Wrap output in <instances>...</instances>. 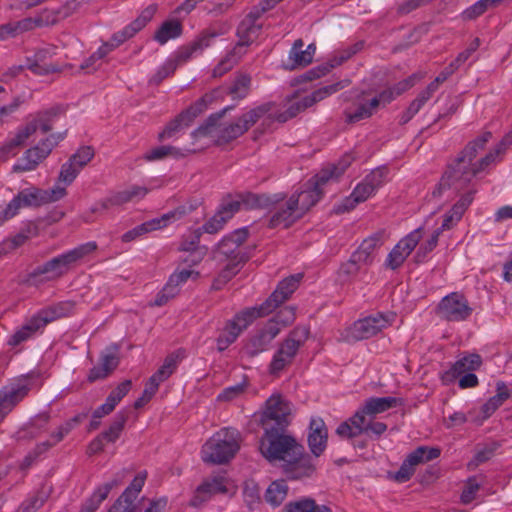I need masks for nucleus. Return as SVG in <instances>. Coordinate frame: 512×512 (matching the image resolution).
<instances>
[{"instance_id":"f257e3e1","label":"nucleus","mask_w":512,"mask_h":512,"mask_svg":"<svg viewBox=\"0 0 512 512\" xmlns=\"http://www.w3.org/2000/svg\"><path fill=\"white\" fill-rule=\"evenodd\" d=\"M491 132H484L480 137L468 143L461 154L448 166L439 184L440 189L454 188L463 190L474 178L473 160L491 139Z\"/></svg>"},{"instance_id":"f03ea898","label":"nucleus","mask_w":512,"mask_h":512,"mask_svg":"<svg viewBox=\"0 0 512 512\" xmlns=\"http://www.w3.org/2000/svg\"><path fill=\"white\" fill-rule=\"evenodd\" d=\"M414 76L398 83L395 88L383 90L377 95L370 96L368 92L362 91L356 95L355 109L345 110L347 123H356L370 118L382 105L389 104L396 96L400 95L414 85Z\"/></svg>"},{"instance_id":"7ed1b4c3","label":"nucleus","mask_w":512,"mask_h":512,"mask_svg":"<svg viewBox=\"0 0 512 512\" xmlns=\"http://www.w3.org/2000/svg\"><path fill=\"white\" fill-rule=\"evenodd\" d=\"M73 308L72 302L63 301L40 309L8 338V345L15 347L28 340L35 333L43 330L47 324L70 315Z\"/></svg>"},{"instance_id":"20e7f679","label":"nucleus","mask_w":512,"mask_h":512,"mask_svg":"<svg viewBox=\"0 0 512 512\" xmlns=\"http://www.w3.org/2000/svg\"><path fill=\"white\" fill-rule=\"evenodd\" d=\"M262 456L269 462H291L302 452V446L296 440L279 429L265 428L259 442Z\"/></svg>"},{"instance_id":"39448f33","label":"nucleus","mask_w":512,"mask_h":512,"mask_svg":"<svg viewBox=\"0 0 512 512\" xmlns=\"http://www.w3.org/2000/svg\"><path fill=\"white\" fill-rule=\"evenodd\" d=\"M239 448L238 431L232 428H223L205 442L201 450V457L206 463L223 464L230 461Z\"/></svg>"},{"instance_id":"423d86ee","label":"nucleus","mask_w":512,"mask_h":512,"mask_svg":"<svg viewBox=\"0 0 512 512\" xmlns=\"http://www.w3.org/2000/svg\"><path fill=\"white\" fill-rule=\"evenodd\" d=\"M228 109L225 108L219 113L210 115L203 125L192 132V136L194 138L208 136L218 144H225L243 135L246 131L239 118L232 122H220L223 114Z\"/></svg>"},{"instance_id":"0eeeda50","label":"nucleus","mask_w":512,"mask_h":512,"mask_svg":"<svg viewBox=\"0 0 512 512\" xmlns=\"http://www.w3.org/2000/svg\"><path fill=\"white\" fill-rule=\"evenodd\" d=\"M97 249L94 241L87 242L69 250L57 257L52 258L45 264L37 268L36 276L45 275L46 278H58L67 273L71 268L76 266L87 255Z\"/></svg>"},{"instance_id":"6e6552de","label":"nucleus","mask_w":512,"mask_h":512,"mask_svg":"<svg viewBox=\"0 0 512 512\" xmlns=\"http://www.w3.org/2000/svg\"><path fill=\"white\" fill-rule=\"evenodd\" d=\"M396 319L393 312L376 313L355 321L342 334V338L347 342L359 341L371 338L379 332L390 327Z\"/></svg>"},{"instance_id":"1a4fd4ad","label":"nucleus","mask_w":512,"mask_h":512,"mask_svg":"<svg viewBox=\"0 0 512 512\" xmlns=\"http://www.w3.org/2000/svg\"><path fill=\"white\" fill-rule=\"evenodd\" d=\"M66 132L54 133L41 140L37 145L27 149L12 166L13 173H24L35 170L65 138Z\"/></svg>"},{"instance_id":"9d476101","label":"nucleus","mask_w":512,"mask_h":512,"mask_svg":"<svg viewBox=\"0 0 512 512\" xmlns=\"http://www.w3.org/2000/svg\"><path fill=\"white\" fill-rule=\"evenodd\" d=\"M292 290H273L270 297L259 307L246 308L229 320L242 333L255 319L271 313L279 304L288 299Z\"/></svg>"},{"instance_id":"9b49d317","label":"nucleus","mask_w":512,"mask_h":512,"mask_svg":"<svg viewBox=\"0 0 512 512\" xmlns=\"http://www.w3.org/2000/svg\"><path fill=\"white\" fill-rule=\"evenodd\" d=\"M384 243V232L378 231L362 241L358 249L352 254L350 260L341 266L340 276L355 274L360 265L371 264L376 256L377 250Z\"/></svg>"},{"instance_id":"f8f14e48","label":"nucleus","mask_w":512,"mask_h":512,"mask_svg":"<svg viewBox=\"0 0 512 512\" xmlns=\"http://www.w3.org/2000/svg\"><path fill=\"white\" fill-rule=\"evenodd\" d=\"M328 172H320L306 183H304L299 191L290 196V205H295L302 216L314 206L322 196V186L330 180Z\"/></svg>"},{"instance_id":"ddd939ff","label":"nucleus","mask_w":512,"mask_h":512,"mask_svg":"<svg viewBox=\"0 0 512 512\" xmlns=\"http://www.w3.org/2000/svg\"><path fill=\"white\" fill-rule=\"evenodd\" d=\"M194 210L192 205L186 206L181 205L172 211L163 214L159 218L152 219L144 222L133 229L124 233L121 237L123 242H131L139 238L140 236L147 234L151 231H155L168 226L169 224L181 220Z\"/></svg>"},{"instance_id":"4468645a","label":"nucleus","mask_w":512,"mask_h":512,"mask_svg":"<svg viewBox=\"0 0 512 512\" xmlns=\"http://www.w3.org/2000/svg\"><path fill=\"white\" fill-rule=\"evenodd\" d=\"M293 415V405L280 393H273L266 401L260 412V422L263 426L273 421L277 426H287Z\"/></svg>"},{"instance_id":"2eb2a0df","label":"nucleus","mask_w":512,"mask_h":512,"mask_svg":"<svg viewBox=\"0 0 512 512\" xmlns=\"http://www.w3.org/2000/svg\"><path fill=\"white\" fill-rule=\"evenodd\" d=\"M308 333L307 328H296L282 343L270 363V372L272 374H278L292 362L299 347L308 337Z\"/></svg>"},{"instance_id":"dca6fc26","label":"nucleus","mask_w":512,"mask_h":512,"mask_svg":"<svg viewBox=\"0 0 512 512\" xmlns=\"http://www.w3.org/2000/svg\"><path fill=\"white\" fill-rule=\"evenodd\" d=\"M387 169L385 167L377 168L371 171L365 178L357 184L350 196L345 200V209H353L355 205L365 202L385 183Z\"/></svg>"},{"instance_id":"f3484780","label":"nucleus","mask_w":512,"mask_h":512,"mask_svg":"<svg viewBox=\"0 0 512 512\" xmlns=\"http://www.w3.org/2000/svg\"><path fill=\"white\" fill-rule=\"evenodd\" d=\"M440 449L436 447L420 446L409 453L399 470L395 473V480L403 483L414 474L417 465L424 464L440 456Z\"/></svg>"},{"instance_id":"a211bd4d","label":"nucleus","mask_w":512,"mask_h":512,"mask_svg":"<svg viewBox=\"0 0 512 512\" xmlns=\"http://www.w3.org/2000/svg\"><path fill=\"white\" fill-rule=\"evenodd\" d=\"M248 237L246 228L237 229L231 234L223 237L217 247V257L227 259L229 262L244 263L247 259L242 252L241 245Z\"/></svg>"},{"instance_id":"6ab92c4d","label":"nucleus","mask_w":512,"mask_h":512,"mask_svg":"<svg viewBox=\"0 0 512 512\" xmlns=\"http://www.w3.org/2000/svg\"><path fill=\"white\" fill-rule=\"evenodd\" d=\"M32 386V374H28L3 388L0 391V411L6 416L27 395Z\"/></svg>"},{"instance_id":"aec40b11","label":"nucleus","mask_w":512,"mask_h":512,"mask_svg":"<svg viewBox=\"0 0 512 512\" xmlns=\"http://www.w3.org/2000/svg\"><path fill=\"white\" fill-rule=\"evenodd\" d=\"M422 228H417L402 238L386 258V266L392 270L399 268L422 239Z\"/></svg>"},{"instance_id":"412c9836","label":"nucleus","mask_w":512,"mask_h":512,"mask_svg":"<svg viewBox=\"0 0 512 512\" xmlns=\"http://www.w3.org/2000/svg\"><path fill=\"white\" fill-rule=\"evenodd\" d=\"M439 310L444 317L453 321L464 320L471 313L466 299L458 291H453L445 296L439 305Z\"/></svg>"},{"instance_id":"4be33fe9","label":"nucleus","mask_w":512,"mask_h":512,"mask_svg":"<svg viewBox=\"0 0 512 512\" xmlns=\"http://www.w3.org/2000/svg\"><path fill=\"white\" fill-rule=\"evenodd\" d=\"M231 483L224 476H215L203 481L195 491L191 500L193 506H199L217 494H224L230 491Z\"/></svg>"},{"instance_id":"5701e85b","label":"nucleus","mask_w":512,"mask_h":512,"mask_svg":"<svg viewBox=\"0 0 512 512\" xmlns=\"http://www.w3.org/2000/svg\"><path fill=\"white\" fill-rule=\"evenodd\" d=\"M482 365V358L478 354H468L459 358L448 370L441 373L444 385H450L463 374L477 371Z\"/></svg>"},{"instance_id":"b1692460","label":"nucleus","mask_w":512,"mask_h":512,"mask_svg":"<svg viewBox=\"0 0 512 512\" xmlns=\"http://www.w3.org/2000/svg\"><path fill=\"white\" fill-rule=\"evenodd\" d=\"M224 32H216L212 30L203 31L194 41H192L188 46L183 47L177 54L175 58V62L177 65L184 64L188 60H190L195 55L201 54L204 49L211 46L213 40L223 34Z\"/></svg>"},{"instance_id":"393cba45","label":"nucleus","mask_w":512,"mask_h":512,"mask_svg":"<svg viewBox=\"0 0 512 512\" xmlns=\"http://www.w3.org/2000/svg\"><path fill=\"white\" fill-rule=\"evenodd\" d=\"M261 15L257 10L252 9L249 14L240 22L237 28L239 41L237 44L246 49L259 36L262 24L259 23Z\"/></svg>"},{"instance_id":"a878e982","label":"nucleus","mask_w":512,"mask_h":512,"mask_svg":"<svg viewBox=\"0 0 512 512\" xmlns=\"http://www.w3.org/2000/svg\"><path fill=\"white\" fill-rule=\"evenodd\" d=\"M33 130L34 127L32 126H20L12 137L6 139L0 146V163L15 157L31 137Z\"/></svg>"},{"instance_id":"bb28decb","label":"nucleus","mask_w":512,"mask_h":512,"mask_svg":"<svg viewBox=\"0 0 512 512\" xmlns=\"http://www.w3.org/2000/svg\"><path fill=\"white\" fill-rule=\"evenodd\" d=\"M328 431L325 422L320 417H313L310 420L308 445L312 454L320 456L326 449Z\"/></svg>"},{"instance_id":"cd10ccee","label":"nucleus","mask_w":512,"mask_h":512,"mask_svg":"<svg viewBox=\"0 0 512 512\" xmlns=\"http://www.w3.org/2000/svg\"><path fill=\"white\" fill-rule=\"evenodd\" d=\"M475 193L476 189H470L463 194L453 207L444 215L441 227L435 231H440L441 234L443 231L451 229L456 223H458L472 203Z\"/></svg>"},{"instance_id":"c85d7f7f","label":"nucleus","mask_w":512,"mask_h":512,"mask_svg":"<svg viewBox=\"0 0 512 512\" xmlns=\"http://www.w3.org/2000/svg\"><path fill=\"white\" fill-rule=\"evenodd\" d=\"M363 433H367V417L357 410L353 416L342 422L336 429V434L341 438L352 439Z\"/></svg>"},{"instance_id":"c756f323","label":"nucleus","mask_w":512,"mask_h":512,"mask_svg":"<svg viewBox=\"0 0 512 512\" xmlns=\"http://www.w3.org/2000/svg\"><path fill=\"white\" fill-rule=\"evenodd\" d=\"M400 404L401 400L396 397H371L364 402L360 409L367 418H373Z\"/></svg>"},{"instance_id":"7c9ffc66","label":"nucleus","mask_w":512,"mask_h":512,"mask_svg":"<svg viewBox=\"0 0 512 512\" xmlns=\"http://www.w3.org/2000/svg\"><path fill=\"white\" fill-rule=\"evenodd\" d=\"M60 113L58 107H52L46 110L38 111L33 115H30V120L24 126H32L34 130L31 132V136L38 130L41 129L43 133L49 132L57 116Z\"/></svg>"},{"instance_id":"2f4dec72","label":"nucleus","mask_w":512,"mask_h":512,"mask_svg":"<svg viewBox=\"0 0 512 512\" xmlns=\"http://www.w3.org/2000/svg\"><path fill=\"white\" fill-rule=\"evenodd\" d=\"M195 117L196 113L192 110V108L181 112L178 116H176L172 121H170L165 126L161 133H159V140L163 141L165 139L173 137L182 129L190 126Z\"/></svg>"},{"instance_id":"473e14b6","label":"nucleus","mask_w":512,"mask_h":512,"mask_svg":"<svg viewBox=\"0 0 512 512\" xmlns=\"http://www.w3.org/2000/svg\"><path fill=\"white\" fill-rule=\"evenodd\" d=\"M302 214L295 207L290 205V199L286 202L285 206L280 207L271 217L270 226L272 228L283 226L285 228L292 225L295 221L300 219Z\"/></svg>"},{"instance_id":"72a5a7b5","label":"nucleus","mask_w":512,"mask_h":512,"mask_svg":"<svg viewBox=\"0 0 512 512\" xmlns=\"http://www.w3.org/2000/svg\"><path fill=\"white\" fill-rule=\"evenodd\" d=\"M246 53V49L241 45L236 44L234 48L229 51L213 68L212 77L219 78L229 72Z\"/></svg>"},{"instance_id":"f704fd0d","label":"nucleus","mask_w":512,"mask_h":512,"mask_svg":"<svg viewBox=\"0 0 512 512\" xmlns=\"http://www.w3.org/2000/svg\"><path fill=\"white\" fill-rule=\"evenodd\" d=\"M246 53V49L241 45L236 44L234 48L229 51L213 68L212 77L219 78L229 72Z\"/></svg>"},{"instance_id":"c9c22d12","label":"nucleus","mask_w":512,"mask_h":512,"mask_svg":"<svg viewBox=\"0 0 512 512\" xmlns=\"http://www.w3.org/2000/svg\"><path fill=\"white\" fill-rule=\"evenodd\" d=\"M121 479H112L103 485L97 487L90 499L84 504L80 512H95L100 504L107 498L110 491L118 486Z\"/></svg>"},{"instance_id":"e433bc0d","label":"nucleus","mask_w":512,"mask_h":512,"mask_svg":"<svg viewBox=\"0 0 512 512\" xmlns=\"http://www.w3.org/2000/svg\"><path fill=\"white\" fill-rule=\"evenodd\" d=\"M284 512H332L325 505L317 504L316 501L309 497H302L294 501L288 502L284 507Z\"/></svg>"},{"instance_id":"4c0bfd02","label":"nucleus","mask_w":512,"mask_h":512,"mask_svg":"<svg viewBox=\"0 0 512 512\" xmlns=\"http://www.w3.org/2000/svg\"><path fill=\"white\" fill-rule=\"evenodd\" d=\"M303 46L302 39H297L293 43L289 52V64L286 66L289 70L306 67L312 62L309 52L303 50Z\"/></svg>"},{"instance_id":"58836bf2","label":"nucleus","mask_w":512,"mask_h":512,"mask_svg":"<svg viewBox=\"0 0 512 512\" xmlns=\"http://www.w3.org/2000/svg\"><path fill=\"white\" fill-rule=\"evenodd\" d=\"M186 357L184 349H178L170 353L165 359L162 366L154 373L160 380L165 381L175 371L178 364Z\"/></svg>"},{"instance_id":"ea45409f","label":"nucleus","mask_w":512,"mask_h":512,"mask_svg":"<svg viewBox=\"0 0 512 512\" xmlns=\"http://www.w3.org/2000/svg\"><path fill=\"white\" fill-rule=\"evenodd\" d=\"M182 34V25L178 20H167L162 23L154 34V40L164 45L171 39H175Z\"/></svg>"},{"instance_id":"a19ab883","label":"nucleus","mask_w":512,"mask_h":512,"mask_svg":"<svg viewBox=\"0 0 512 512\" xmlns=\"http://www.w3.org/2000/svg\"><path fill=\"white\" fill-rule=\"evenodd\" d=\"M301 455L302 453L291 462H287L291 466L287 471L294 479L311 476L315 471V466L310 458Z\"/></svg>"},{"instance_id":"79ce46f5","label":"nucleus","mask_w":512,"mask_h":512,"mask_svg":"<svg viewBox=\"0 0 512 512\" xmlns=\"http://www.w3.org/2000/svg\"><path fill=\"white\" fill-rule=\"evenodd\" d=\"M288 494V486L283 480L272 482L265 493L266 502L272 507H277L283 503Z\"/></svg>"},{"instance_id":"37998d69","label":"nucleus","mask_w":512,"mask_h":512,"mask_svg":"<svg viewBox=\"0 0 512 512\" xmlns=\"http://www.w3.org/2000/svg\"><path fill=\"white\" fill-rule=\"evenodd\" d=\"M350 84L349 80H341L333 84L324 86L313 91L311 94L306 95V105L313 106L315 103L327 98L328 96L344 89Z\"/></svg>"},{"instance_id":"c03bdc74","label":"nucleus","mask_w":512,"mask_h":512,"mask_svg":"<svg viewBox=\"0 0 512 512\" xmlns=\"http://www.w3.org/2000/svg\"><path fill=\"white\" fill-rule=\"evenodd\" d=\"M131 201H133V200L130 195L129 189L127 188L125 190L115 192L108 198L103 199L99 203L95 204L91 208V212L96 213L101 210H107L112 206H120V205H123V204L131 202Z\"/></svg>"},{"instance_id":"a18cd8bd","label":"nucleus","mask_w":512,"mask_h":512,"mask_svg":"<svg viewBox=\"0 0 512 512\" xmlns=\"http://www.w3.org/2000/svg\"><path fill=\"white\" fill-rule=\"evenodd\" d=\"M131 201H133V200L130 195L129 189L127 188L125 190L115 192L108 198L103 199L99 203L95 204L91 208V212L96 213L101 210H107L112 206H120V205H123V204L131 202Z\"/></svg>"},{"instance_id":"49530a36","label":"nucleus","mask_w":512,"mask_h":512,"mask_svg":"<svg viewBox=\"0 0 512 512\" xmlns=\"http://www.w3.org/2000/svg\"><path fill=\"white\" fill-rule=\"evenodd\" d=\"M272 109L271 103H264L242 114L239 118L245 131L255 125L261 118L267 115Z\"/></svg>"},{"instance_id":"de8ad7c7","label":"nucleus","mask_w":512,"mask_h":512,"mask_svg":"<svg viewBox=\"0 0 512 512\" xmlns=\"http://www.w3.org/2000/svg\"><path fill=\"white\" fill-rule=\"evenodd\" d=\"M251 77L248 74H239L228 88V94L234 100L244 99L250 91Z\"/></svg>"},{"instance_id":"09e8293b","label":"nucleus","mask_w":512,"mask_h":512,"mask_svg":"<svg viewBox=\"0 0 512 512\" xmlns=\"http://www.w3.org/2000/svg\"><path fill=\"white\" fill-rule=\"evenodd\" d=\"M49 53V49L38 50L34 55L33 61L28 59L27 68L38 75H44L58 71V68L53 65H41L39 63L45 61Z\"/></svg>"},{"instance_id":"8fccbe9b","label":"nucleus","mask_w":512,"mask_h":512,"mask_svg":"<svg viewBox=\"0 0 512 512\" xmlns=\"http://www.w3.org/2000/svg\"><path fill=\"white\" fill-rule=\"evenodd\" d=\"M70 13L71 12L69 10V5H67L66 7H62L59 10L45 9L37 17H35V21H36L37 27L54 25L61 18L68 17L70 15Z\"/></svg>"},{"instance_id":"3c124183","label":"nucleus","mask_w":512,"mask_h":512,"mask_svg":"<svg viewBox=\"0 0 512 512\" xmlns=\"http://www.w3.org/2000/svg\"><path fill=\"white\" fill-rule=\"evenodd\" d=\"M255 200L256 196L254 194L248 193L246 195H239L236 198L225 199L221 206L226 208L229 212H231V215L234 216V214L237 213L241 207L252 208Z\"/></svg>"},{"instance_id":"603ef678","label":"nucleus","mask_w":512,"mask_h":512,"mask_svg":"<svg viewBox=\"0 0 512 512\" xmlns=\"http://www.w3.org/2000/svg\"><path fill=\"white\" fill-rule=\"evenodd\" d=\"M240 334L239 329L228 321L217 338V349L221 352L226 350L237 340Z\"/></svg>"},{"instance_id":"864d4df0","label":"nucleus","mask_w":512,"mask_h":512,"mask_svg":"<svg viewBox=\"0 0 512 512\" xmlns=\"http://www.w3.org/2000/svg\"><path fill=\"white\" fill-rule=\"evenodd\" d=\"M199 273L190 268L177 269L170 275L166 288H175L188 283V280H196Z\"/></svg>"},{"instance_id":"5fc2aeb1","label":"nucleus","mask_w":512,"mask_h":512,"mask_svg":"<svg viewBox=\"0 0 512 512\" xmlns=\"http://www.w3.org/2000/svg\"><path fill=\"white\" fill-rule=\"evenodd\" d=\"M146 478H147V473L145 471L139 472L134 477V479L132 480L130 485L125 489V491L123 492V494L121 496L124 497V499H129L134 502L136 500L138 494L142 490V488L145 484Z\"/></svg>"},{"instance_id":"6e6d98bb","label":"nucleus","mask_w":512,"mask_h":512,"mask_svg":"<svg viewBox=\"0 0 512 512\" xmlns=\"http://www.w3.org/2000/svg\"><path fill=\"white\" fill-rule=\"evenodd\" d=\"M94 155L95 152L92 147L82 146L70 157V159L81 170L93 159Z\"/></svg>"},{"instance_id":"4d7b16f0","label":"nucleus","mask_w":512,"mask_h":512,"mask_svg":"<svg viewBox=\"0 0 512 512\" xmlns=\"http://www.w3.org/2000/svg\"><path fill=\"white\" fill-rule=\"evenodd\" d=\"M158 6L157 4H150L145 9L142 10L140 15L130 24L134 27L137 33L142 30L148 22L154 17L157 12Z\"/></svg>"},{"instance_id":"13d9d810","label":"nucleus","mask_w":512,"mask_h":512,"mask_svg":"<svg viewBox=\"0 0 512 512\" xmlns=\"http://www.w3.org/2000/svg\"><path fill=\"white\" fill-rule=\"evenodd\" d=\"M309 107H311V106L308 104L306 105V96H304L301 99H297V100L293 101L289 105L287 110L278 116V120L281 122H285L288 119L295 117L300 112L304 111L305 109H307Z\"/></svg>"},{"instance_id":"bf43d9fd","label":"nucleus","mask_w":512,"mask_h":512,"mask_svg":"<svg viewBox=\"0 0 512 512\" xmlns=\"http://www.w3.org/2000/svg\"><path fill=\"white\" fill-rule=\"evenodd\" d=\"M502 153H504V148H501V146H496L485 157L474 163V177L477 176L480 172L484 171L490 164L494 163L497 157Z\"/></svg>"},{"instance_id":"052dcab7","label":"nucleus","mask_w":512,"mask_h":512,"mask_svg":"<svg viewBox=\"0 0 512 512\" xmlns=\"http://www.w3.org/2000/svg\"><path fill=\"white\" fill-rule=\"evenodd\" d=\"M21 206H37L44 200L40 197L39 191L36 189L33 190H22L15 196Z\"/></svg>"},{"instance_id":"680f3d73","label":"nucleus","mask_w":512,"mask_h":512,"mask_svg":"<svg viewBox=\"0 0 512 512\" xmlns=\"http://www.w3.org/2000/svg\"><path fill=\"white\" fill-rule=\"evenodd\" d=\"M136 34L137 31L134 29V27L131 24H128L122 30L114 33L108 42L111 44L112 48L116 49Z\"/></svg>"},{"instance_id":"e2e57ef3","label":"nucleus","mask_w":512,"mask_h":512,"mask_svg":"<svg viewBox=\"0 0 512 512\" xmlns=\"http://www.w3.org/2000/svg\"><path fill=\"white\" fill-rule=\"evenodd\" d=\"M270 343H266V335L260 331L257 335L252 337L246 345V350L250 355H256L267 349Z\"/></svg>"},{"instance_id":"0e129e2a","label":"nucleus","mask_w":512,"mask_h":512,"mask_svg":"<svg viewBox=\"0 0 512 512\" xmlns=\"http://www.w3.org/2000/svg\"><path fill=\"white\" fill-rule=\"evenodd\" d=\"M79 172L80 169L69 158V160L61 167L59 181L64 182L65 184H71Z\"/></svg>"},{"instance_id":"69168bd1","label":"nucleus","mask_w":512,"mask_h":512,"mask_svg":"<svg viewBox=\"0 0 512 512\" xmlns=\"http://www.w3.org/2000/svg\"><path fill=\"white\" fill-rule=\"evenodd\" d=\"M480 485L481 483L476 477L469 478L461 493V501L465 504L472 502L479 491Z\"/></svg>"},{"instance_id":"338daca9","label":"nucleus","mask_w":512,"mask_h":512,"mask_svg":"<svg viewBox=\"0 0 512 512\" xmlns=\"http://www.w3.org/2000/svg\"><path fill=\"white\" fill-rule=\"evenodd\" d=\"M242 263L228 262L224 269L219 273L216 282L219 285L227 284L240 270Z\"/></svg>"},{"instance_id":"774afa93","label":"nucleus","mask_w":512,"mask_h":512,"mask_svg":"<svg viewBox=\"0 0 512 512\" xmlns=\"http://www.w3.org/2000/svg\"><path fill=\"white\" fill-rule=\"evenodd\" d=\"M27 239L28 236L26 234L18 233L14 237L4 240L2 243H0V254L9 253L17 247L23 245Z\"/></svg>"}]
</instances>
